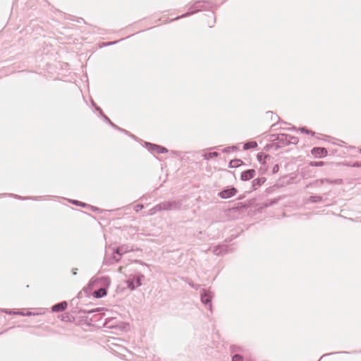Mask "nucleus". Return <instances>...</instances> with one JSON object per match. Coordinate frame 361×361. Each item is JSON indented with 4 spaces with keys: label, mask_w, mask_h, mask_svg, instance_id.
I'll list each match as a JSON object with an SVG mask.
<instances>
[{
    "label": "nucleus",
    "mask_w": 361,
    "mask_h": 361,
    "mask_svg": "<svg viewBox=\"0 0 361 361\" xmlns=\"http://www.w3.org/2000/svg\"><path fill=\"white\" fill-rule=\"evenodd\" d=\"M267 116H269V115L271 116V120L272 121L276 122L279 119V117L276 114H274L272 111H267Z\"/></svg>",
    "instance_id": "obj_22"
},
{
    "label": "nucleus",
    "mask_w": 361,
    "mask_h": 361,
    "mask_svg": "<svg viewBox=\"0 0 361 361\" xmlns=\"http://www.w3.org/2000/svg\"><path fill=\"white\" fill-rule=\"evenodd\" d=\"M219 153L216 152L206 153L204 157L205 159H211L214 157H218Z\"/></svg>",
    "instance_id": "obj_18"
},
{
    "label": "nucleus",
    "mask_w": 361,
    "mask_h": 361,
    "mask_svg": "<svg viewBox=\"0 0 361 361\" xmlns=\"http://www.w3.org/2000/svg\"><path fill=\"white\" fill-rule=\"evenodd\" d=\"M300 131L302 132V133H307V134H312V135H314V133L312 132L311 130H307V128H300Z\"/></svg>",
    "instance_id": "obj_31"
},
{
    "label": "nucleus",
    "mask_w": 361,
    "mask_h": 361,
    "mask_svg": "<svg viewBox=\"0 0 361 361\" xmlns=\"http://www.w3.org/2000/svg\"><path fill=\"white\" fill-rule=\"evenodd\" d=\"M145 276L143 274L130 275L127 281L128 287L130 290H135L137 287L142 285Z\"/></svg>",
    "instance_id": "obj_2"
},
{
    "label": "nucleus",
    "mask_w": 361,
    "mask_h": 361,
    "mask_svg": "<svg viewBox=\"0 0 361 361\" xmlns=\"http://www.w3.org/2000/svg\"><path fill=\"white\" fill-rule=\"evenodd\" d=\"M209 17H210V18H214V13H210Z\"/></svg>",
    "instance_id": "obj_41"
},
{
    "label": "nucleus",
    "mask_w": 361,
    "mask_h": 361,
    "mask_svg": "<svg viewBox=\"0 0 361 361\" xmlns=\"http://www.w3.org/2000/svg\"><path fill=\"white\" fill-rule=\"evenodd\" d=\"M341 180H329V179H320V180H317V182H320L321 184H323L324 183H337L338 182H341Z\"/></svg>",
    "instance_id": "obj_19"
},
{
    "label": "nucleus",
    "mask_w": 361,
    "mask_h": 361,
    "mask_svg": "<svg viewBox=\"0 0 361 361\" xmlns=\"http://www.w3.org/2000/svg\"><path fill=\"white\" fill-rule=\"evenodd\" d=\"M94 283H95V281H90L89 284H88V287L92 288L93 287Z\"/></svg>",
    "instance_id": "obj_35"
},
{
    "label": "nucleus",
    "mask_w": 361,
    "mask_h": 361,
    "mask_svg": "<svg viewBox=\"0 0 361 361\" xmlns=\"http://www.w3.org/2000/svg\"><path fill=\"white\" fill-rule=\"evenodd\" d=\"M190 286L196 289L198 288L199 286L198 285H194V284H190Z\"/></svg>",
    "instance_id": "obj_39"
},
{
    "label": "nucleus",
    "mask_w": 361,
    "mask_h": 361,
    "mask_svg": "<svg viewBox=\"0 0 361 361\" xmlns=\"http://www.w3.org/2000/svg\"><path fill=\"white\" fill-rule=\"evenodd\" d=\"M152 147L156 148V153L157 154H161L165 153L168 152V149L162 146L157 145H152Z\"/></svg>",
    "instance_id": "obj_16"
},
{
    "label": "nucleus",
    "mask_w": 361,
    "mask_h": 361,
    "mask_svg": "<svg viewBox=\"0 0 361 361\" xmlns=\"http://www.w3.org/2000/svg\"><path fill=\"white\" fill-rule=\"evenodd\" d=\"M118 41H115V42H109L108 44H114L116 43H117Z\"/></svg>",
    "instance_id": "obj_42"
},
{
    "label": "nucleus",
    "mask_w": 361,
    "mask_h": 361,
    "mask_svg": "<svg viewBox=\"0 0 361 361\" xmlns=\"http://www.w3.org/2000/svg\"><path fill=\"white\" fill-rule=\"evenodd\" d=\"M77 270H78V269H76V268L73 269V275H76L77 274Z\"/></svg>",
    "instance_id": "obj_38"
},
{
    "label": "nucleus",
    "mask_w": 361,
    "mask_h": 361,
    "mask_svg": "<svg viewBox=\"0 0 361 361\" xmlns=\"http://www.w3.org/2000/svg\"><path fill=\"white\" fill-rule=\"evenodd\" d=\"M213 253L217 256L223 255L228 252L226 245H219L214 247Z\"/></svg>",
    "instance_id": "obj_10"
},
{
    "label": "nucleus",
    "mask_w": 361,
    "mask_h": 361,
    "mask_svg": "<svg viewBox=\"0 0 361 361\" xmlns=\"http://www.w3.org/2000/svg\"><path fill=\"white\" fill-rule=\"evenodd\" d=\"M231 149L232 150H235V149H237V147L232 146V147H226L225 149H224L223 152H228L231 151Z\"/></svg>",
    "instance_id": "obj_29"
},
{
    "label": "nucleus",
    "mask_w": 361,
    "mask_h": 361,
    "mask_svg": "<svg viewBox=\"0 0 361 361\" xmlns=\"http://www.w3.org/2000/svg\"><path fill=\"white\" fill-rule=\"evenodd\" d=\"M163 205L164 211L178 210L182 207V202L180 200L165 201L163 202Z\"/></svg>",
    "instance_id": "obj_4"
},
{
    "label": "nucleus",
    "mask_w": 361,
    "mask_h": 361,
    "mask_svg": "<svg viewBox=\"0 0 361 361\" xmlns=\"http://www.w3.org/2000/svg\"><path fill=\"white\" fill-rule=\"evenodd\" d=\"M107 293L106 288H100L98 290H96L93 293V296L95 298H101L104 296H105Z\"/></svg>",
    "instance_id": "obj_12"
},
{
    "label": "nucleus",
    "mask_w": 361,
    "mask_h": 361,
    "mask_svg": "<svg viewBox=\"0 0 361 361\" xmlns=\"http://www.w3.org/2000/svg\"><path fill=\"white\" fill-rule=\"evenodd\" d=\"M266 180V178L264 177L257 178L253 180L252 181V188L253 190H257L259 186H261Z\"/></svg>",
    "instance_id": "obj_13"
},
{
    "label": "nucleus",
    "mask_w": 361,
    "mask_h": 361,
    "mask_svg": "<svg viewBox=\"0 0 361 361\" xmlns=\"http://www.w3.org/2000/svg\"><path fill=\"white\" fill-rule=\"evenodd\" d=\"M99 310V309L97 308V309H93V310H89L87 312L89 313V314H92V313H94V312H97Z\"/></svg>",
    "instance_id": "obj_34"
},
{
    "label": "nucleus",
    "mask_w": 361,
    "mask_h": 361,
    "mask_svg": "<svg viewBox=\"0 0 361 361\" xmlns=\"http://www.w3.org/2000/svg\"><path fill=\"white\" fill-rule=\"evenodd\" d=\"M277 170H278V166H277V165H276V166L274 167L273 171H274V172H275V171H276Z\"/></svg>",
    "instance_id": "obj_40"
},
{
    "label": "nucleus",
    "mask_w": 361,
    "mask_h": 361,
    "mask_svg": "<svg viewBox=\"0 0 361 361\" xmlns=\"http://www.w3.org/2000/svg\"><path fill=\"white\" fill-rule=\"evenodd\" d=\"M268 157H269V155L264 154V153H259V154H257V159H258V160H259L260 162H262V157H263L264 159H266V158H267Z\"/></svg>",
    "instance_id": "obj_27"
},
{
    "label": "nucleus",
    "mask_w": 361,
    "mask_h": 361,
    "mask_svg": "<svg viewBox=\"0 0 361 361\" xmlns=\"http://www.w3.org/2000/svg\"><path fill=\"white\" fill-rule=\"evenodd\" d=\"M238 190L234 187L227 188L224 190H222L219 193V195L222 199H228L233 196H234L237 193Z\"/></svg>",
    "instance_id": "obj_5"
},
{
    "label": "nucleus",
    "mask_w": 361,
    "mask_h": 361,
    "mask_svg": "<svg viewBox=\"0 0 361 361\" xmlns=\"http://www.w3.org/2000/svg\"><path fill=\"white\" fill-rule=\"evenodd\" d=\"M144 208V205L143 204H138L137 205L135 206L134 207V209L136 212H140V210H142V209Z\"/></svg>",
    "instance_id": "obj_28"
},
{
    "label": "nucleus",
    "mask_w": 361,
    "mask_h": 361,
    "mask_svg": "<svg viewBox=\"0 0 361 361\" xmlns=\"http://www.w3.org/2000/svg\"><path fill=\"white\" fill-rule=\"evenodd\" d=\"M67 305H68L67 302L66 301H63V302H59V303L53 305L51 307V310L53 312H62L66 309Z\"/></svg>",
    "instance_id": "obj_11"
},
{
    "label": "nucleus",
    "mask_w": 361,
    "mask_h": 361,
    "mask_svg": "<svg viewBox=\"0 0 361 361\" xmlns=\"http://www.w3.org/2000/svg\"><path fill=\"white\" fill-rule=\"evenodd\" d=\"M134 247L133 246H130L128 245H121L118 246L114 251L113 256V259L118 262L120 261L121 256L126 253H128L129 252L133 251Z\"/></svg>",
    "instance_id": "obj_1"
},
{
    "label": "nucleus",
    "mask_w": 361,
    "mask_h": 361,
    "mask_svg": "<svg viewBox=\"0 0 361 361\" xmlns=\"http://www.w3.org/2000/svg\"><path fill=\"white\" fill-rule=\"evenodd\" d=\"M255 169H248L241 173L240 179L243 181L249 180L255 176Z\"/></svg>",
    "instance_id": "obj_9"
},
{
    "label": "nucleus",
    "mask_w": 361,
    "mask_h": 361,
    "mask_svg": "<svg viewBox=\"0 0 361 361\" xmlns=\"http://www.w3.org/2000/svg\"><path fill=\"white\" fill-rule=\"evenodd\" d=\"M146 146L148 147V149L152 152V153H156V148H154L152 147V145H153L154 144H152V143H149V142H146Z\"/></svg>",
    "instance_id": "obj_23"
},
{
    "label": "nucleus",
    "mask_w": 361,
    "mask_h": 361,
    "mask_svg": "<svg viewBox=\"0 0 361 361\" xmlns=\"http://www.w3.org/2000/svg\"><path fill=\"white\" fill-rule=\"evenodd\" d=\"M13 314H20V315H26V312H13Z\"/></svg>",
    "instance_id": "obj_36"
},
{
    "label": "nucleus",
    "mask_w": 361,
    "mask_h": 361,
    "mask_svg": "<svg viewBox=\"0 0 361 361\" xmlns=\"http://www.w3.org/2000/svg\"><path fill=\"white\" fill-rule=\"evenodd\" d=\"M322 200V197L319 195H312L310 197V201L312 203L319 202Z\"/></svg>",
    "instance_id": "obj_17"
},
{
    "label": "nucleus",
    "mask_w": 361,
    "mask_h": 361,
    "mask_svg": "<svg viewBox=\"0 0 361 361\" xmlns=\"http://www.w3.org/2000/svg\"><path fill=\"white\" fill-rule=\"evenodd\" d=\"M213 298V293L209 290L203 289L201 292V300L204 305H209L211 307V301Z\"/></svg>",
    "instance_id": "obj_6"
},
{
    "label": "nucleus",
    "mask_w": 361,
    "mask_h": 361,
    "mask_svg": "<svg viewBox=\"0 0 361 361\" xmlns=\"http://www.w3.org/2000/svg\"><path fill=\"white\" fill-rule=\"evenodd\" d=\"M102 116H104V119H105V120H106V121H108V122H109V123H110V124H111L114 128H115L116 129H118V130H121V131H123V132L127 133V131H126V130H123V129H121V128L118 127V126H116L114 123H113L110 121V119H109V118L106 115H104V114H103V115H102Z\"/></svg>",
    "instance_id": "obj_21"
},
{
    "label": "nucleus",
    "mask_w": 361,
    "mask_h": 361,
    "mask_svg": "<svg viewBox=\"0 0 361 361\" xmlns=\"http://www.w3.org/2000/svg\"><path fill=\"white\" fill-rule=\"evenodd\" d=\"M72 202H73V204H74L75 205H78V206H81V207H85L86 206L85 203H83V202L78 201V200H73Z\"/></svg>",
    "instance_id": "obj_30"
},
{
    "label": "nucleus",
    "mask_w": 361,
    "mask_h": 361,
    "mask_svg": "<svg viewBox=\"0 0 361 361\" xmlns=\"http://www.w3.org/2000/svg\"><path fill=\"white\" fill-rule=\"evenodd\" d=\"M200 7H202V1H197L195 2L194 4L191 5L189 8L190 10H192V9H195V11H191V12H188L185 14H183L182 16H179V17H177L176 18H174L173 20H176V19H178V18H184V17H187V16H190L191 14H193L194 13L200 10Z\"/></svg>",
    "instance_id": "obj_7"
},
{
    "label": "nucleus",
    "mask_w": 361,
    "mask_h": 361,
    "mask_svg": "<svg viewBox=\"0 0 361 361\" xmlns=\"http://www.w3.org/2000/svg\"><path fill=\"white\" fill-rule=\"evenodd\" d=\"M96 110H97V111H99V114H100L101 115H103L102 110V109H101L100 107L97 106V107H96Z\"/></svg>",
    "instance_id": "obj_37"
},
{
    "label": "nucleus",
    "mask_w": 361,
    "mask_h": 361,
    "mask_svg": "<svg viewBox=\"0 0 361 361\" xmlns=\"http://www.w3.org/2000/svg\"><path fill=\"white\" fill-rule=\"evenodd\" d=\"M164 206L163 205V202H161L157 205L154 206V208L156 209V210L158 212H161L162 210H164Z\"/></svg>",
    "instance_id": "obj_25"
},
{
    "label": "nucleus",
    "mask_w": 361,
    "mask_h": 361,
    "mask_svg": "<svg viewBox=\"0 0 361 361\" xmlns=\"http://www.w3.org/2000/svg\"><path fill=\"white\" fill-rule=\"evenodd\" d=\"M209 27H212L213 25L209 24Z\"/></svg>",
    "instance_id": "obj_46"
},
{
    "label": "nucleus",
    "mask_w": 361,
    "mask_h": 361,
    "mask_svg": "<svg viewBox=\"0 0 361 361\" xmlns=\"http://www.w3.org/2000/svg\"><path fill=\"white\" fill-rule=\"evenodd\" d=\"M113 320H114V319H112V318H109V319H106L104 323V326H107L108 328L112 327L114 326V324H110V322H111Z\"/></svg>",
    "instance_id": "obj_26"
},
{
    "label": "nucleus",
    "mask_w": 361,
    "mask_h": 361,
    "mask_svg": "<svg viewBox=\"0 0 361 361\" xmlns=\"http://www.w3.org/2000/svg\"><path fill=\"white\" fill-rule=\"evenodd\" d=\"M271 140L277 141L278 147H283L288 145V134L281 133L271 135Z\"/></svg>",
    "instance_id": "obj_3"
},
{
    "label": "nucleus",
    "mask_w": 361,
    "mask_h": 361,
    "mask_svg": "<svg viewBox=\"0 0 361 361\" xmlns=\"http://www.w3.org/2000/svg\"><path fill=\"white\" fill-rule=\"evenodd\" d=\"M92 207V209H94V210L97 209V208H95V207Z\"/></svg>",
    "instance_id": "obj_45"
},
{
    "label": "nucleus",
    "mask_w": 361,
    "mask_h": 361,
    "mask_svg": "<svg viewBox=\"0 0 361 361\" xmlns=\"http://www.w3.org/2000/svg\"><path fill=\"white\" fill-rule=\"evenodd\" d=\"M360 152H361V149H360Z\"/></svg>",
    "instance_id": "obj_48"
},
{
    "label": "nucleus",
    "mask_w": 361,
    "mask_h": 361,
    "mask_svg": "<svg viewBox=\"0 0 361 361\" xmlns=\"http://www.w3.org/2000/svg\"><path fill=\"white\" fill-rule=\"evenodd\" d=\"M243 161L240 159H233L229 162V167L230 168H236L243 164Z\"/></svg>",
    "instance_id": "obj_15"
},
{
    "label": "nucleus",
    "mask_w": 361,
    "mask_h": 361,
    "mask_svg": "<svg viewBox=\"0 0 361 361\" xmlns=\"http://www.w3.org/2000/svg\"><path fill=\"white\" fill-rule=\"evenodd\" d=\"M288 145L290 144H297L298 142V138L295 137V136H292V135H288Z\"/></svg>",
    "instance_id": "obj_20"
},
{
    "label": "nucleus",
    "mask_w": 361,
    "mask_h": 361,
    "mask_svg": "<svg viewBox=\"0 0 361 361\" xmlns=\"http://www.w3.org/2000/svg\"><path fill=\"white\" fill-rule=\"evenodd\" d=\"M324 163L322 161H314L311 162V165L314 166H323Z\"/></svg>",
    "instance_id": "obj_32"
},
{
    "label": "nucleus",
    "mask_w": 361,
    "mask_h": 361,
    "mask_svg": "<svg viewBox=\"0 0 361 361\" xmlns=\"http://www.w3.org/2000/svg\"><path fill=\"white\" fill-rule=\"evenodd\" d=\"M243 357L238 354L234 355L232 357V361H243Z\"/></svg>",
    "instance_id": "obj_24"
},
{
    "label": "nucleus",
    "mask_w": 361,
    "mask_h": 361,
    "mask_svg": "<svg viewBox=\"0 0 361 361\" xmlns=\"http://www.w3.org/2000/svg\"><path fill=\"white\" fill-rule=\"evenodd\" d=\"M312 154L316 157H324L327 155V149L324 147H314Z\"/></svg>",
    "instance_id": "obj_8"
},
{
    "label": "nucleus",
    "mask_w": 361,
    "mask_h": 361,
    "mask_svg": "<svg viewBox=\"0 0 361 361\" xmlns=\"http://www.w3.org/2000/svg\"><path fill=\"white\" fill-rule=\"evenodd\" d=\"M31 314H32V313H31L30 312H27L26 313V315H27V316L31 315Z\"/></svg>",
    "instance_id": "obj_43"
},
{
    "label": "nucleus",
    "mask_w": 361,
    "mask_h": 361,
    "mask_svg": "<svg viewBox=\"0 0 361 361\" xmlns=\"http://www.w3.org/2000/svg\"><path fill=\"white\" fill-rule=\"evenodd\" d=\"M257 147V143L255 141H250L245 143L243 149L247 150L250 149H254Z\"/></svg>",
    "instance_id": "obj_14"
},
{
    "label": "nucleus",
    "mask_w": 361,
    "mask_h": 361,
    "mask_svg": "<svg viewBox=\"0 0 361 361\" xmlns=\"http://www.w3.org/2000/svg\"><path fill=\"white\" fill-rule=\"evenodd\" d=\"M5 312H6V313H8V311H5ZM9 314H11V312H9Z\"/></svg>",
    "instance_id": "obj_47"
},
{
    "label": "nucleus",
    "mask_w": 361,
    "mask_h": 361,
    "mask_svg": "<svg viewBox=\"0 0 361 361\" xmlns=\"http://www.w3.org/2000/svg\"><path fill=\"white\" fill-rule=\"evenodd\" d=\"M157 212V211L156 210V209L154 207H152V209H150L148 212V214L149 215H154Z\"/></svg>",
    "instance_id": "obj_33"
},
{
    "label": "nucleus",
    "mask_w": 361,
    "mask_h": 361,
    "mask_svg": "<svg viewBox=\"0 0 361 361\" xmlns=\"http://www.w3.org/2000/svg\"><path fill=\"white\" fill-rule=\"evenodd\" d=\"M15 197H16V198H19V199H21V198H22L21 197L18 196V195H15Z\"/></svg>",
    "instance_id": "obj_44"
}]
</instances>
